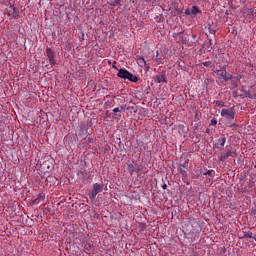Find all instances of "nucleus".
Wrapping results in <instances>:
<instances>
[{"label": "nucleus", "instance_id": "nucleus-3", "mask_svg": "<svg viewBox=\"0 0 256 256\" xmlns=\"http://www.w3.org/2000/svg\"><path fill=\"white\" fill-rule=\"evenodd\" d=\"M103 187H104L103 184L95 183L93 185V189H92L91 193L89 194V198L92 200L95 199V197H97V194L101 193L103 191Z\"/></svg>", "mask_w": 256, "mask_h": 256}, {"label": "nucleus", "instance_id": "nucleus-18", "mask_svg": "<svg viewBox=\"0 0 256 256\" xmlns=\"http://www.w3.org/2000/svg\"><path fill=\"white\" fill-rule=\"evenodd\" d=\"M208 49L209 51H213V49H215V46H213V39L208 38Z\"/></svg>", "mask_w": 256, "mask_h": 256}, {"label": "nucleus", "instance_id": "nucleus-27", "mask_svg": "<svg viewBox=\"0 0 256 256\" xmlns=\"http://www.w3.org/2000/svg\"><path fill=\"white\" fill-rule=\"evenodd\" d=\"M124 169H129V164L128 163L124 164Z\"/></svg>", "mask_w": 256, "mask_h": 256}, {"label": "nucleus", "instance_id": "nucleus-10", "mask_svg": "<svg viewBox=\"0 0 256 256\" xmlns=\"http://www.w3.org/2000/svg\"><path fill=\"white\" fill-rule=\"evenodd\" d=\"M154 61H156L157 65H163L165 61V57L159 54V50H157L156 52V58L154 59Z\"/></svg>", "mask_w": 256, "mask_h": 256}, {"label": "nucleus", "instance_id": "nucleus-28", "mask_svg": "<svg viewBox=\"0 0 256 256\" xmlns=\"http://www.w3.org/2000/svg\"><path fill=\"white\" fill-rule=\"evenodd\" d=\"M162 189H167V184L164 183V184L162 185Z\"/></svg>", "mask_w": 256, "mask_h": 256}, {"label": "nucleus", "instance_id": "nucleus-7", "mask_svg": "<svg viewBox=\"0 0 256 256\" xmlns=\"http://www.w3.org/2000/svg\"><path fill=\"white\" fill-rule=\"evenodd\" d=\"M233 156V151L231 150H227L225 153H221L220 157H219V161H227L228 157H232Z\"/></svg>", "mask_w": 256, "mask_h": 256}, {"label": "nucleus", "instance_id": "nucleus-14", "mask_svg": "<svg viewBox=\"0 0 256 256\" xmlns=\"http://www.w3.org/2000/svg\"><path fill=\"white\" fill-rule=\"evenodd\" d=\"M190 12L192 15H199V13H201V10H199V7L197 6H192V8L190 9Z\"/></svg>", "mask_w": 256, "mask_h": 256}, {"label": "nucleus", "instance_id": "nucleus-30", "mask_svg": "<svg viewBox=\"0 0 256 256\" xmlns=\"http://www.w3.org/2000/svg\"><path fill=\"white\" fill-rule=\"evenodd\" d=\"M106 115L111 116L113 113H109V111H107Z\"/></svg>", "mask_w": 256, "mask_h": 256}, {"label": "nucleus", "instance_id": "nucleus-20", "mask_svg": "<svg viewBox=\"0 0 256 256\" xmlns=\"http://www.w3.org/2000/svg\"><path fill=\"white\" fill-rule=\"evenodd\" d=\"M216 107H225V103L222 101H214Z\"/></svg>", "mask_w": 256, "mask_h": 256}, {"label": "nucleus", "instance_id": "nucleus-1", "mask_svg": "<svg viewBox=\"0 0 256 256\" xmlns=\"http://www.w3.org/2000/svg\"><path fill=\"white\" fill-rule=\"evenodd\" d=\"M235 108H223L221 110V117H224V119H226V121H228V123H231L234 127L237 126V124L233 123L235 121ZM232 125H230V127H232Z\"/></svg>", "mask_w": 256, "mask_h": 256}, {"label": "nucleus", "instance_id": "nucleus-12", "mask_svg": "<svg viewBox=\"0 0 256 256\" xmlns=\"http://www.w3.org/2000/svg\"><path fill=\"white\" fill-rule=\"evenodd\" d=\"M43 199H45V194H38L37 198L32 201V205H39V203H41V200L43 201Z\"/></svg>", "mask_w": 256, "mask_h": 256}, {"label": "nucleus", "instance_id": "nucleus-26", "mask_svg": "<svg viewBox=\"0 0 256 256\" xmlns=\"http://www.w3.org/2000/svg\"><path fill=\"white\" fill-rule=\"evenodd\" d=\"M113 113H119V108L113 109Z\"/></svg>", "mask_w": 256, "mask_h": 256}, {"label": "nucleus", "instance_id": "nucleus-11", "mask_svg": "<svg viewBox=\"0 0 256 256\" xmlns=\"http://www.w3.org/2000/svg\"><path fill=\"white\" fill-rule=\"evenodd\" d=\"M137 64L139 65V67H146V70L149 71V65L147 64V62L145 61V58H137Z\"/></svg>", "mask_w": 256, "mask_h": 256}, {"label": "nucleus", "instance_id": "nucleus-22", "mask_svg": "<svg viewBox=\"0 0 256 256\" xmlns=\"http://www.w3.org/2000/svg\"><path fill=\"white\" fill-rule=\"evenodd\" d=\"M211 64H212L211 61L202 62V65H203L204 67H211Z\"/></svg>", "mask_w": 256, "mask_h": 256}, {"label": "nucleus", "instance_id": "nucleus-32", "mask_svg": "<svg viewBox=\"0 0 256 256\" xmlns=\"http://www.w3.org/2000/svg\"><path fill=\"white\" fill-rule=\"evenodd\" d=\"M253 239L256 241V236H255V237H253Z\"/></svg>", "mask_w": 256, "mask_h": 256}, {"label": "nucleus", "instance_id": "nucleus-5", "mask_svg": "<svg viewBox=\"0 0 256 256\" xmlns=\"http://www.w3.org/2000/svg\"><path fill=\"white\" fill-rule=\"evenodd\" d=\"M9 7L11 10L8 12V16L13 17V19H17V17H19V10H17L12 3H9Z\"/></svg>", "mask_w": 256, "mask_h": 256}, {"label": "nucleus", "instance_id": "nucleus-29", "mask_svg": "<svg viewBox=\"0 0 256 256\" xmlns=\"http://www.w3.org/2000/svg\"><path fill=\"white\" fill-rule=\"evenodd\" d=\"M89 143H93V138H88Z\"/></svg>", "mask_w": 256, "mask_h": 256}, {"label": "nucleus", "instance_id": "nucleus-34", "mask_svg": "<svg viewBox=\"0 0 256 256\" xmlns=\"http://www.w3.org/2000/svg\"><path fill=\"white\" fill-rule=\"evenodd\" d=\"M113 67H114V69H115V64H113Z\"/></svg>", "mask_w": 256, "mask_h": 256}, {"label": "nucleus", "instance_id": "nucleus-8", "mask_svg": "<svg viewBox=\"0 0 256 256\" xmlns=\"http://www.w3.org/2000/svg\"><path fill=\"white\" fill-rule=\"evenodd\" d=\"M117 77H120V79H129V71L126 69H120L118 70Z\"/></svg>", "mask_w": 256, "mask_h": 256}, {"label": "nucleus", "instance_id": "nucleus-31", "mask_svg": "<svg viewBox=\"0 0 256 256\" xmlns=\"http://www.w3.org/2000/svg\"><path fill=\"white\" fill-rule=\"evenodd\" d=\"M156 19H157V21H159V19H161V18L157 17Z\"/></svg>", "mask_w": 256, "mask_h": 256}, {"label": "nucleus", "instance_id": "nucleus-25", "mask_svg": "<svg viewBox=\"0 0 256 256\" xmlns=\"http://www.w3.org/2000/svg\"><path fill=\"white\" fill-rule=\"evenodd\" d=\"M185 15H192V14H191V9H186V10H185Z\"/></svg>", "mask_w": 256, "mask_h": 256}, {"label": "nucleus", "instance_id": "nucleus-6", "mask_svg": "<svg viewBox=\"0 0 256 256\" xmlns=\"http://www.w3.org/2000/svg\"><path fill=\"white\" fill-rule=\"evenodd\" d=\"M165 75H166L165 71L158 73L156 75L157 83H167V78L165 77Z\"/></svg>", "mask_w": 256, "mask_h": 256}, {"label": "nucleus", "instance_id": "nucleus-15", "mask_svg": "<svg viewBox=\"0 0 256 256\" xmlns=\"http://www.w3.org/2000/svg\"><path fill=\"white\" fill-rule=\"evenodd\" d=\"M181 169H184L185 171L189 169V159H186L184 163L180 164V171Z\"/></svg>", "mask_w": 256, "mask_h": 256}, {"label": "nucleus", "instance_id": "nucleus-16", "mask_svg": "<svg viewBox=\"0 0 256 256\" xmlns=\"http://www.w3.org/2000/svg\"><path fill=\"white\" fill-rule=\"evenodd\" d=\"M129 81H131L132 83H137V81H139V77L129 73Z\"/></svg>", "mask_w": 256, "mask_h": 256}, {"label": "nucleus", "instance_id": "nucleus-23", "mask_svg": "<svg viewBox=\"0 0 256 256\" xmlns=\"http://www.w3.org/2000/svg\"><path fill=\"white\" fill-rule=\"evenodd\" d=\"M203 175H209L210 177H213V170H208L204 172Z\"/></svg>", "mask_w": 256, "mask_h": 256}, {"label": "nucleus", "instance_id": "nucleus-9", "mask_svg": "<svg viewBox=\"0 0 256 256\" xmlns=\"http://www.w3.org/2000/svg\"><path fill=\"white\" fill-rule=\"evenodd\" d=\"M180 175L182 176V181L186 183V185H191V182H189L187 178V170L181 168Z\"/></svg>", "mask_w": 256, "mask_h": 256}, {"label": "nucleus", "instance_id": "nucleus-35", "mask_svg": "<svg viewBox=\"0 0 256 256\" xmlns=\"http://www.w3.org/2000/svg\"><path fill=\"white\" fill-rule=\"evenodd\" d=\"M194 256H197V255H194Z\"/></svg>", "mask_w": 256, "mask_h": 256}, {"label": "nucleus", "instance_id": "nucleus-4", "mask_svg": "<svg viewBox=\"0 0 256 256\" xmlns=\"http://www.w3.org/2000/svg\"><path fill=\"white\" fill-rule=\"evenodd\" d=\"M46 57H48L49 59V63L51 65V67H53V65H55V52H53V50L51 48H47L46 49Z\"/></svg>", "mask_w": 256, "mask_h": 256}, {"label": "nucleus", "instance_id": "nucleus-2", "mask_svg": "<svg viewBox=\"0 0 256 256\" xmlns=\"http://www.w3.org/2000/svg\"><path fill=\"white\" fill-rule=\"evenodd\" d=\"M216 75L218 79H222L223 81H231V79H233V75L229 74L227 70H225V67L221 70H216Z\"/></svg>", "mask_w": 256, "mask_h": 256}, {"label": "nucleus", "instance_id": "nucleus-17", "mask_svg": "<svg viewBox=\"0 0 256 256\" xmlns=\"http://www.w3.org/2000/svg\"><path fill=\"white\" fill-rule=\"evenodd\" d=\"M243 238L244 239H253V232H251V231L244 232Z\"/></svg>", "mask_w": 256, "mask_h": 256}, {"label": "nucleus", "instance_id": "nucleus-21", "mask_svg": "<svg viewBox=\"0 0 256 256\" xmlns=\"http://www.w3.org/2000/svg\"><path fill=\"white\" fill-rule=\"evenodd\" d=\"M120 0H114L113 2L110 3L111 7H117V5H119Z\"/></svg>", "mask_w": 256, "mask_h": 256}, {"label": "nucleus", "instance_id": "nucleus-13", "mask_svg": "<svg viewBox=\"0 0 256 256\" xmlns=\"http://www.w3.org/2000/svg\"><path fill=\"white\" fill-rule=\"evenodd\" d=\"M227 142V138L223 136L218 140L219 145L217 146L218 149H223L225 147V143Z\"/></svg>", "mask_w": 256, "mask_h": 256}, {"label": "nucleus", "instance_id": "nucleus-24", "mask_svg": "<svg viewBox=\"0 0 256 256\" xmlns=\"http://www.w3.org/2000/svg\"><path fill=\"white\" fill-rule=\"evenodd\" d=\"M210 125H213V126L217 125V119L213 118V119L211 120Z\"/></svg>", "mask_w": 256, "mask_h": 256}, {"label": "nucleus", "instance_id": "nucleus-33", "mask_svg": "<svg viewBox=\"0 0 256 256\" xmlns=\"http://www.w3.org/2000/svg\"><path fill=\"white\" fill-rule=\"evenodd\" d=\"M206 133H209V130H206Z\"/></svg>", "mask_w": 256, "mask_h": 256}, {"label": "nucleus", "instance_id": "nucleus-19", "mask_svg": "<svg viewBox=\"0 0 256 256\" xmlns=\"http://www.w3.org/2000/svg\"><path fill=\"white\" fill-rule=\"evenodd\" d=\"M208 31L211 35H215V33H217V30L216 29H213L211 27V24L208 25Z\"/></svg>", "mask_w": 256, "mask_h": 256}]
</instances>
